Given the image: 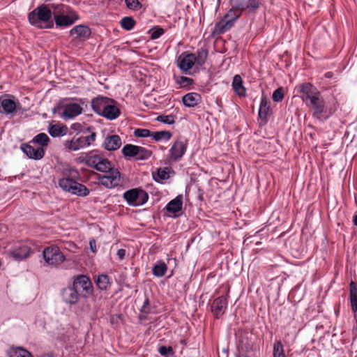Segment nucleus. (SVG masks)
<instances>
[{
	"mask_svg": "<svg viewBox=\"0 0 357 357\" xmlns=\"http://www.w3.org/2000/svg\"><path fill=\"white\" fill-rule=\"evenodd\" d=\"M38 357H54V356L52 354L47 353V354H43Z\"/></svg>",
	"mask_w": 357,
	"mask_h": 357,
	"instance_id": "bf43d9fd",
	"label": "nucleus"
},
{
	"mask_svg": "<svg viewBox=\"0 0 357 357\" xmlns=\"http://www.w3.org/2000/svg\"><path fill=\"white\" fill-rule=\"evenodd\" d=\"M99 183L107 188H114L121 185V173L117 169L98 175Z\"/></svg>",
	"mask_w": 357,
	"mask_h": 357,
	"instance_id": "9d476101",
	"label": "nucleus"
},
{
	"mask_svg": "<svg viewBox=\"0 0 357 357\" xmlns=\"http://www.w3.org/2000/svg\"><path fill=\"white\" fill-rule=\"evenodd\" d=\"M262 0H248L245 1L246 9L250 13L256 11L261 4Z\"/></svg>",
	"mask_w": 357,
	"mask_h": 357,
	"instance_id": "c03bdc74",
	"label": "nucleus"
},
{
	"mask_svg": "<svg viewBox=\"0 0 357 357\" xmlns=\"http://www.w3.org/2000/svg\"><path fill=\"white\" fill-rule=\"evenodd\" d=\"M157 121L168 125H172L175 123V118L173 115H160L157 117Z\"/></svg>",
	"mask_w": 357,
	"mask_h": 357,
	"instance_id": "de8ad7c7",
	"label": "nucleus"
},
{
	"mask_svg": "<svg viewBox=\"0 0 357 357\" xmlns=\"http://www.w3.org/2000/svg\"><path fill=\"white\" fill-rule=\"evenodd\" d=\"M349 297L351 310L356 316L357 313V284L353 281L349 284Z\"/></svg>",
	"mask_w": 357,
	"mask_h": 357,
	"instance_id": "c85d7f7f",
	"label": "nucleus"
},
{
	"mask_svg": "<svg viewBox=\"0 0 357 357\" xmlns=\"http://www.w3.org/2000/svg\"><path fill=\"white\" fill-rule=\"evenodd\" d=\"M126 6L133 10H137L141 8L142 5L138 0H125Z\"/></svg>",
	"mask_w": 357,
	"mask_h": 357,
	"instance_id": "3c124183",
	"label": "nucleus"
},
{
	"mask_svg": "<svg viewBox=\"0 0 357 357\" xmlns=\"http://www.w3.org/2000/svg\"><path fill=\"white\" fill-rule=\"evenodd\" d=\"M79 101H80V102H81L82 104H83V103H84V102L82 100V99H79Z\"/></svg>",
	"mask_w": 357,
	"mask_h": 357,
	"instance_id": "e2e57ef3",
	"label": "nucleus"
},
{
	"mask_svg": "<svg viewBox=\"0 0 357 357\" xmlns=\"http://www.w3.org/2000/svg\"><path fill=\"white\" fill-rule=\"evenodd\" d=\"M71 128L75 131L79 132L81 130L82 125L79 123H75L72 124Z\"/></svg>",
	"mask_w": 357,
	"mask_h": 357,
	"instance_id": "4d7b16f0",
	"label": "nucleus"
},
{
	"mask_svg": "<svg viewBox=\"0 0 357 357\" xmlns=\"http://www.w3.org/2000/svg\"><path fill=\"white\" fill-rule=\"evenodd\" d=\"M195 57V64L202 66L205 63L208 56V51L204 49H200L196 53H193Z\"/></svg>",
	"mask_w": 357,
	"mask_h": 357,
	"instance_id": "58836bf2",
	"label": "nucleus"
},
{
	"mask_svg": "<svg viewBox=\"0 0 357 357\" xmlns=\"http://www.w3.org/2000/svg\"><path fill=\"white\" fill-rule=\"evenodd\" d=\"M129 206H139L146 204L149 199L148 193L141 188H132L126 191L123 195Z\"/></svg>",
	"mask_w": 357,
	"mask_h": 357,
	"instance_id": "423d86ee",
	"label": "nucleus"
},
{
	"mask_svg": "<svg viewBox=\"0 0 357 357\" xmlns=\"http://www.w3.org/2000/svg\"><path fill=\"white\" fill-rule=\"evenodd\" d=\"M149 33L150 34V38L151 40H155L159 38L162 34H164L165 30L163 28L159 26H155L153 27L151 29H150Z\"/></svg>",
	"mask_w": 357,
	"mask_h": 357,
	"instance_id": "a18cd8bd",
	"label": "nucleus"
},
{
	"mask_svg": "<svg viewBox=\"0 0 357 357\" xmlns=\"http://www.w3.org/2000/svg\"><path fill=\"white\" fill-rule=\"evenodd\" d=\"M73 286L75 287L77 291L82 289V291L84 293V296L91 294L93 292V285L90 278L85 275H79L77 276L73 281Z\"/></svg>",
	"mask_w": 357,
	"mask_h": 357,
	"instance_id": "2eb2a0df",
	"label": "nucleus"
},
{
	"mask_svg": "<svg viewBox=\"0 0 357 357\" xmlns=\"http://www.w3.org/2000/svg\"><path fill=\"white\" fill-rule=\"evenodd\" d=\"M273 357H285L284 347L280 340H277L274 344Z\"/></svg>",
	"mask_w": 357,
	"mask_h": 357,
	"instance_id": "37998d69",
	"label": "nucleus"
},
{
	"mask_svg": "<svg viewBox=\"0 0 357 357\" xmlns=\"http://www.w3.org/2000/svg\"><path fill=\"white\" fill-rule=\"evenodd\" d=\"M149 305V301L148 298H146L145 301H144V303H143V306H142V310L145 312H147V311L146 310V307H148Z\"/></svg>",
	"mask_w": 357,
	"mask_h": 357,
	"instance_id": "13d9d810",
	"label": "nucleus"
},
{
	"mask_svg": "<svg viewBox=\"0 0 357 357\" xmlns=\"http://www.w3.org/2000/svg\"><path fill=\"white\" fill-rule=\"evenodd\" d=\"M96 283L98 289L102 291L107 290L111 284L109 278L105 274L98 275Z\"/></svg>",
	"mask_w": 357,
	"mask_h": 357,
	"instance_id": "e433bc0d",
	"label": "nucleus"
},
{
	"mask_svg": "<svg viewBox=\"0 0 357 357\" xmlns=\"http://www.w3.org/2000/svg\"><path fill=\"white\" fill-rule=\"evenodd\" d=\"M240 16L238 13L231 8L224 18L216 24L218 33H223L229 30Z\"/></svg>",
	"mask_w": 357,
	"mask_h": 357,
	"instance_id": "9b49d317",
	"label": "nucleus"
},
{
	"mask_svg": "<svg viewBox=\"0 0 357 357\" xmlns=\"http://www.w3.org/2000/svg\"><path fill=\"white\" fill-rule=\"evenodd\" d=\"M22 107L19 100L15 96L9 94L0 96V114L13 117L18 110H22Z\"/></svg>",
	"mask_w": 357,
	"mask_h": 357,
	"instance_id": "39448f33",
	"label": "nucleus"
},
{
	"mask_svg": "<svg viewBox=\"0 0 357 357\" xmlns=\"http://www.w3.org/2000/svg\"><path fill=\"white\" fill-rule=\"evenodd\" d=\"M306 105L312 111L313 118L319 121H324L328 119L334 112L335 109L326 105L325 101L320 94L306 102Z\"/></svg>",
	"mask_w": 357,
	"mask_h": 357,
	"instance_id": "7ed1b4c3",
	"label": "nucleus"
},
{
	"mask_svg": "<svg viewBox=\"0 0 357 357\" xmlns=\"http://www.w3.org/2000/svg\"><path fill=\"white\" fill-rule=\"evenodd\" d=\"M270 111V102L265 98H261L260 106L259 109V116L261 119H266Z\"/></svg>",
	"mask_w": 357,
	"mask_h": 357,
	"instance_id": "c9c22d12",
	"label": "nucleus"
},
{
	"mask_svg": "<svg viewBox=\"0 0 357 357\" xmlns=\"http://www.w3.org/2000/svg\"><path fill=\"white\" fill-rule=\"evenodd\" d=\"M137 146H138L130 144H126L123 147L121 152L126 158H135L137 155Z\"/></svg>",
	"mask_w": 357,
	"mask_h": 357,
	"instance_id": "4c0bfd02",
	"label": "nucleus"
},
{
	"mask_svg": "<svg viewBox=\"0 0 357 357\" xmlns=\"http://www.w3.org/2000/svg\"><path fill=\"white\" fill-rule=\"evenodd\" d=\"M50 142V139L48 135L44 132L36 135L31 141L30 144L33 145H38V147H42L45 149Z\"/></svg>",
	"mask_w": 357,
	"mask_h": 357,
	"instance_id": "c756f323",
	"label": "nucleus"
},
{
	"mask_svg": "<svg viewBox=\"0 0 357 357\" xmlns=\"http://www.w3.org/2000/svg\"><path fill=\"white\" fill-rule=\"evenodd\" d=\"M167 271V264L162 261L157 262L152 268L153 274L158 278L164 276Z\"/></svg>",
	"mask_w": 357,
	"mask_h": 357,
	"instance_id": "f704fd0d",
	"label": "nucleus"
},
{
	"mask_svg": "<svg viewBox=\"0 0 357 357\" xmlns=\"http://www.w3.org/2000/svg\"><path fill=\"white\" fill-rule=\"evenodd\" d=\"M183 206V196L179 195L174 199L171 200L165 206V209L167 212L174 213V218L178 217V215L176 213L182 210Z\"/></svg>",
	"mask_w": 357,
	"mask_h": 357,
	"instance_id": "b1692460",
	"label": "nucleus"
},
{
	"mask_svg": "<svg viewBox=\"0 0 357 357\" xmlns=\"http://www.w3.org/2000/svg\"><path fill=\"white\" fill-rule=\"evenodd\" d=\"M188 140L183 136H178L173 142L169 151V157L173 161H179L185 154Z\"/></svg>",
	"mask_w": 357,
	"mask_h": 357,
	"instance_id": "6e6552de",
	"label": "nucleus"
},
{
	"mask_svg": "<svg viewBox=\"0 0 357 357\" xmlns=\"http://www.w3.org/2000/svg\"><path fill=\"white\" fill-rule=\"evenodd\" d=\"M62 107L63 112L61 116L66 121L75 119L83 112L81 105L77 102L66 103Z\"/></svg>",
	"mask_w": 357,
	"mask_h": 357,
	"instance_id": "ddd939ff",
	"label": "nucleus"
},
{
	"mask_svg": "<svg viewBox=\"0 0 357 357\" xmlns=\"http://www.w3.org/2000/svg\"><path fill=\"white\" fill-rule=\"evenodd\" d=\"M34 145L32 144H21V150L22 152L27 155L30 159L35 160H39L42 159L45 153V150L42 147H33Z\"/></svg>",
	"mask_w": 357,
	"mask_h": 357,
	"instance_id": "4468645a",
	"label": "nucleus"
},
{
	"mask_svg": "<svg viewBox=\"0 0 357 357\" xmlns=\"http://www.w3.org/2000/svg\"><path fill=\"white\" fill-rule=\"evenodd\" d=\"M172 137V132L167 130L151 132V138L155 142H167Z\"/></svg>",
	"mask_w": 357,
	"mask_h": 357,
	"instance_id": "473e14b6",
	"label": "nucleus"
},
{
	"mask_svg": "<svg viewBox=\"0 0 357 357\" xmlns=\"http://www.w3.org/2000/svg\"><path fill=\"white\" fill-rule=\"evenodd\" d=\"M82 162L88 167H92L104 174L115 169L107 158L99 155L96 151L86 153L82 157Z\"/></svg>",
	"mask_w": 357,
	"mask_h": 357,
	"instance_id": "20e7f679",
	"label": "nucleus"
},
{
	"mask_svg": "<svg viewBox=\"0 0 357 357\" xmlns=\"http://www.w3.org/2000/svg\"><path fill=\"white\" fill-rule=\"evenodd\" d=\"M159 354L165 357L172 356L174 355V351L172 347L160 346L158 348Z\"/></svg>",
	"mask_w": 357,
	"mask_h": 357,
	"instance_id": "8fccbe9b",
	"label": "nucleus"
},
{
	"mask_svg": "<svg viewBox=\"0 0 357 357\" xmlns=\"http://www.w3.org/2000/svg\"><path fill=\"white\" fill-rule=\"evenodd\" d=\"M43 256L45 262L57 267L66 260V257L57 246H50L44 249Z\"/></svg>",
	"mask_w": 357,
	"mask_h": 357,
	"instance_id": "0eeeda50",
	"label": "nucleus"
},
{
	"mask_svg": "<svg viewBox=\"0 0 357 357\" xmlns=\"http://www.w3.org/2000/svg\"><path fill=\"white\" fill-rule=\"evenodd\" d=\"M201 101V96L195 92H190L184 95L182 102L185 107H195Z\"/></svg>",
	"mask_w": 357,
	"mask_h": 357,
	"instance_id": "bb28decb",
	"label": "nucleus"
},
{
	"mask_svg": "<svg viewBox=\"0 0 357 357\" xmlns=\"http://www.w3.org/2000/svg\"><path fill=\"white\" fill-rule=\"evenodd\" d=\"M232 88L235 93L240 97H244L246 95V89L243 84V79L239 75H236L232 81Z\"/></svg>",
	"mask_w": 357,
	"mask_h": 357,
	"instance_id": "cd10ccee",
	"label": "nucleus"
},
{
	"mask_svg": "<svg viewBox=\"0 0 357 357\" xmlns=\"http://www.w3.org/2000/svg\"><path fill=\"white\" fill-rule=\"evenodd\" d=\"M299 91L302 93L303 100L305 102L317 96V94H320V92L312 84L308 82L301 84Z\"/></svg>",
	"mask_w": 357,
	"mask_h": 357,
	"instance_id": "4be33fe9",
	"label": "nucleus"
},
{
	"mask_svg": "<svg viewBox=\"0 0 357 357\" xmlns=\"http://www.w3.org/2000/svg\"><path fill=\"white\" fill-rule=\"evenodd\" d=\"M231 8L241 15L242 13L246 10L245 2L243 0H236Z\"/></svg>",
	"mask_w": 357,
	"mask_h": 357,
	"instance_id": "49530a36",
	"label": "nucleus"
},
{
	"mask_svg": "<svg viewBox=\"0 0 357 357\" xmlns=\"http://www.w3.org/2000/svg\"><path fill=\"white\" fill-rule=\"evenodd\" d=\"M135 24V20L131 17H123L120 21L121 27L126 31L132 30Z\"/></svg>",
	"mask_w": 357,
	"mask_h": 357,
	"instance_id": "a19ab883",
	"label": "nucleus"
},
{
	"mask_svg": "<svg viewBox=\"0 0 357 357\" xmlns=\"http://www.w3.org/2000/svg\"><path fill=\"white\" fill-rule=\"evenodd\" d=\"M325 77L327 78H331L333 77V73L332 72H327L325 74Z\"/></svg>",
	"mask_w": 357,
	"mask_h": 357,
	"instance_id": "052dcab7",
	"label": "nucleus"
},
{
	"mask_svg": "<svg viewBox=\"0 0 357 357\" xmlns=\"http://www.w3.org/2000/svg\"><path fill=\"white\" fill-rule=\"evenodd\" d=\"M272 98L274 102H281L284 98L283 89L278 88L275 89L273 93Z\"/></svg>",
	"mask_w": 357,
	"mask_h": 357,
	"instance_id": "603ef678",
	"label": "nucleus"
},
{
	"mask_svg": "<svg viewBox=\"0 0 357 357\" xmlns=\"http://www.w3.org/2000/svg\"><path fill=\"white\" fill-rule=\"evenodd\" d=\"M91 34V31L90 28L82 24L77 25L70 31V36H76L77 38L82 40L88 39Z\"/></svg>",
	"mask_w": 357,
	"mask_h": 357,
	"instance_id": "393cba45",
	"label": "nucleus"
},
{
	"mask_svg": "<svg viewBox=\"0 0 357 357\" xmlns=\"http://www.w3.org/2000/svg\"><path fill=\"white\" fill-rule=\"evenodd\" d=\"M61 175V178L58 181L59 186L61 188H66L67 185L80 179V174L78 170L69 165H65L62 167Z\"/></svg>",
	"mask_w": 357,
	"mask_h": 357,
	"instance_id": "1a4fd4ad",
	"label": "nucleus"
},
{
	"mask_svg": "<svg viewBox=\"0 0 357 357\" xmlns=\"http://www.w3.org/2000/svg\"><path fill=\"white\" fill-rule=\"evenodd\" d=\"M84 142V136L73 137L70 140L65 141L63 146L69 151H77L86 148V144Z\"/></svg>",
	"mask_w": 357,
	"mask_h": 357,
	"instance_id": "5701e85b",
	"label": "nucleus"
},
{
	"mask_svg": "<svg viewBox=\"0 0 357 357\" xmlns=\"http://www.w3.org/2000/svg\"><path fill=\"white\" fill-rule=\"evenodd\" d=\"M116 104V101L115 102L108 104L100 116L109 120L117 119L119 116L121 112Z\"/></svg>",
	"mask_w": 357,
	"mask_h": 357,
	"instance_id": "a878e982",
	"label": "nucleus"
},
{
	"mask_svg": "<svg viewBox=\"0 0 357 357\" xmlns=\"http://www.w3.org/2000/svg\"><path fill=\"white\" fill-rule=\"evenodd\" d=\"M61 296L63 301L69 305L76 304L79 298V294L77 289H76L73 285L64 288L62 291Z\"/></svg>",
	"mask_w": 357,
	"mask_h": 357,
	"instance_id": "aec40b11",
	"label": "nucleus"
},
{
	"mask_svg": "<svg viewBox=\"0 0 357 357\" xmlns=\"http://www.w3.org/2000/svg\"><path fill=\"white\" fill-rule=\"evenodd\" d=\"M89 245H90L91 250L93 252H96V241L93 238L90 240Z\"/></svg>",
	"mask_w": 357,
	"mask_h": 357,
	"instance_id": "6e6d98bb",
	"label": "nucleus"
},
{
	"mask_svg": "<svg viewBox=\"0 0 357 357\" xmlns=\"http://www.w3.org/2000/svg\"><path fill=\"white\" fill-rule=\"evenodd\" d=\"M169 178L167 169H158L156 174L153 175V178L156 182H160Z\"/></svg>",
	"mask_w": 357,
	"mask_h": 357,
	"instance_id": "79ce46f5",
	"label": "nucleus"
},
{
	"mask_svg": "<svg viewBox=\"0 0 357 357\" xmlns=\"http://www.w3.org/2000/svg\"><path fill=\"white\" fill-rule=\"evenodd\" d=\"M126 255V250L125 249H119L116 252V255L119 260H122L124 259Z\"/></svg>",
	"mask_w": 357,
	"mask_h": 357,
	"instance_id": "5fc2aeb1",
	"label": "nucleus"
},
{
	"mask_svg": "<svg viewBox=\"0 0 357 357\" xmlns=\"http://www.w3.org/2000/svg\"><path fill=\"white\" fill-rule=\"evenodd\" d=\"M174 79L178 89H190L194 84V80L188 77L174 75Z\"/></svg>",
	"mask_w": 357,
	"mask_h": 357,
	"instance_id": "7c9ffc66",
	"label": "nucleus"
},
{
	"mask_svg": "<svg viewBox=\"0 0 357 357\" xmlns=\"http://www.w3.org/2000/svg\"><path fill=\"white\" fill-rule=\"evenodd\" d=\"M91 128H88V130ZM96 134L95 132H90V134L87 136H84V142L86 144V147L89 146L96 140Z\"/></svg>",
	"mask_w": 357,
	"mask_h": 357,
	"instance_id": "864d4df0",
	"label": "nucleus"
},
{
	"mask_svg": "<svg viewBox=\"0 0 357 357\" xmlns=\"http://www.w3.org/2000/svg\"><path fill=\"white\" fill-rule=\"evenodd\" d=\"M53 17L56 27H68L73 24L78 19V15L69 6L63 3H52Z\"/></svg>",
	"mask_w": 357,
	"mask_h": 357,
	"instance_id": "f03ea898",
	"label": "nucleus"
},
{
	"mask_svg": "<svg viewBox=\"0 0 357 357\" xmlns=\"http://www.w3.org/2000/svg\"><path fill=\"white\" fill-rule=\"evenodd\" d=\"M115 102L112 98L103 96H98L91 100V107L93 110L100 115L108 104Z\"/></svg>",
	"mask_w": 357,
	"mask_h": 357,
	"instance_id": "a211bd4d",
	"label": "nucleus"
},
{
	"mask_svg": "<svg viewBox=\"0 0 357 357\" xmlns=\"http://www.w3.org/2000/svg\"><path fill=\"white\" fill-rule=\"evenodd\" d=\"M353 222L355 226H357V214L354 215Z\"/></svg>",
	"mask_w": 357,
	"mask_h": 357,
	"instance_id": "680f3d73",
	"label": "nucleus"
},
{
	"mask_svg": "<svg viewBox=\"0 0 357 357\" xmlns=\"http://www.w3.org/2000/svg\"><path fill=\"white\" fill-rule=\"evenodd\" d=\"M195 64V57L193 53L185 52L178 59V67L184 73H187Z\"/></svg>",
	"mask_w": 357,
	"mask_h": 357,
	"instance_id": "f3484780",
	"label": "nucleus"
},
{
	"mask_svg": "<svg viewBox=\"0 0 357 357\" xmlns=\"http://www.w3.org/2000/svg\"><path fill=\"white\" fill-rule=\"evenodd\" d=\"M152 155V151L142 146H137L135 159L137 160H147Z\"/></svg>",
	"mask_w": 357,
	"mask_h": 357,
	"instance_id": "ea45409f",
	"label": "nucleus"
},
{
	"mask_svg": "<svg viewBox=\"0 0 357 357\" xmlns=\"http://www.w3.org/2000/svg\"><path fill=\"white\" fill-rule=\"evenodd\" d=\"M63 191L79 197H86L89 195V190L78 181H73L67 185L66 188H61Z\"/></svg>",
	"mask_w": 357,
	"mask_h": 357,
	"instance_id": "6ab92c4d",
	"label": "nucleus"
},
{
	"mask_svg": "<svg viewBox=\"0 0 357 357\" xmlns=\"http://www.w3.org/2000/svg\"><path fill=\"white\" fill-rule=\"evenodd\" d=\"M67 127L59 124L50 126L48 132L52 137L64 136L67 133Z\"/></svg>",
	"mask_w": 357,
	"mask_h": 357,
	"instance_id": "2f4dec72",
	"label": "nucleus"
},
{
	"mask_svg": "<svg viewBox=\"0 0 357 357\" xmlns=\"http://www.w3.org/2000/svg\"><path fill=\"white\" fill-rule=\"evenodd\" d=\"M8 355L9 357H33L29 351L22 347H11Z\"/></svg>",
	"mask_w": 357,
	"mask_h": 357,
	"instance_id": "72a5a7b5",
	"label": "nucleus"
},
{
	"mask_svg": "<svg viewBox=\"0 0 357 357\" xmlns=\"http://www.w3.org/2000/svg\"><path fill=\"white\" fill-rule=\"evenodd\" d=\"M121 144V139L119 135H111L105 138L102 147L108 151H114L118 150Z\"/></svg>",
	"mask_w": 357,
	"mask_h": 357,
	"instance_id": "412c9836",
	"label": "nucleus"
},
{
	"mask_svg": "<svg viewBox=\"0 0 357 357\" xmlns=\"http://www.w3.org/2000/svg\"><path fill=\"white\" fill-rule=\"evenodd\" d=\"M53 8L50 5L41 4L28 13V20L31 25L38 29L54 28V21L52 20Z\"/></svg>",
	"mask_w": 357,
	"mask_h": 357,
	"instance_id": "f257e3e1",
	"label": "nucleus"
},
{
	"mask_svg": "<svg viewBox=\"0 0 357 357\" xmlns=\"http://www.w3.org/2000/svg\"><path fill=\"white\" fill-rule=\"evenodd\" d=\"M151 132L146 128H137L134 131V135L137 137H151Z\"/></svg>",
	"mask_w": 357,
	"mask_h": 357,
	"instance_id": "09e8293b",
	"label": "nucleus"
},
{
	"mask_svg": "<svg viewBox=\"0 0 357 357\" xmlns=\"http://www.w3.org/2000/svg\"><path fill=\"white\" fill-rule=\"evenodd\" d=\"M29 253L30 248L24 242L22 241L14 243L9 249V254L17 261H21L27 258Z\"/></svg>",
	"mask_w": 357,
	"mask_h": 357,
	"instance_id": "f8f14e48",
	"label": "nucleus"
},
{
	"mask_svg": "<svg viewBox=\"0 0 357 357\" xmlns=\"http://www.w3.org/2000/svg\"><path fill=\"white\" fill-rule=\"evenodd\" d=\"M227 307V301L224 296L214 299L211 305V310L215 319L220 318Z\"/></svg>",
	"mask_w": 357,
	"mask_h": 357,
	"instance_id": "dca6fc26",
	"label": "nucleus"
}]
</instances>
